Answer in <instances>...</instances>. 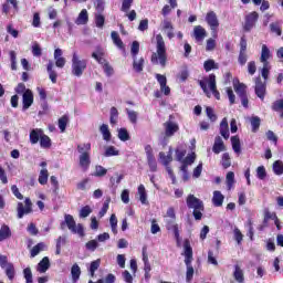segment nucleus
Masks as SVG:
<instances>
[{
	"instance_id": "obj_32",
	"label": "nucleus",
	"mask_w": 283,
	"mask_h": 283,
	"mask_svg": "<svg viewBox=\"0 0 283 283\" xmlns=\"http://www.w3.org/2000/svg\"><path fill=\"white\" fill-rule=\"evenodd\" d=\"M111 39L114 45H116L119 50H123V48H125V44L123 43V40H120V35H118V32L113 31L111 33Z\"/></svg>"
},
{
	"instance_id": "obj_9",
	"label": "nucleus",
	"mask_w": 283,
	"mask_h": 283,
	"mask_svg": "<svg viewBox=\"0 0 283 283\" xmlns=\"http://www.w3.org/2000/svg\"><path fill=\"white\" fill-rule=\"evenodd\" d=\"M258 19H260V14H258V12H255V11L250 12L245 17V23L243 27L245 32H251V30H253V28H255V23H258Z\"/></svg>"
},
{
	"instance_id": "obj_26",
	"label": "nucleus",
	"mask_w": 283,
	"mask_h": 283,
	"mask_svg": "<svg viewBox=\"0 0 283 283\" xmlns=\"http://www.w3.org/2000/svg\"><path fill=\"white\" fill-rule=\"evenodd\" d=\"M9 238H12V231L10 230V227L3 224L0 228V242H3V240H9Z\"/></svg>"
},
{
	"instance_id": "obj_42",
	"label": "nucleus",
	"mask_w": 283,
	"mask_h": 283,
	"mask_svg": "<svg viewBox=\"0 0 283 283\" xmlns=\"http://www.w3.org/2000/svg\"><path fill=\"white\" fill-rule=\"evenodd\" d=\"M109 224H111V229L112 232L116 235V233H118V219L116 218V214H112L109 218Z\"/></svg>"
},
{
	"instance_id": "obj_5",
	"label": "nucleus",
	"mask_w": 283,
	"mask_h": 283,
	"mask_svg": "<svg viewBox=\"0 0 283 283\" xmlns=\"http://www.w3.org/2000/svg\"><path fill=\"white\" fill-rule=\"evenodd\" d=\"M184 255L185 264L187 266L186 281L189 283L193 280V266L191 265V262H193V250L191 249V244L188 240L184 243Z\"/></svg>"
},
{
	"instance_id": "obj_14",
	"label": "nucleus",
	"mask_w": 283,
	"mask_h": 283,
	"mask_svg": "<svg viewBox=\"0 0 283 283\" xmlns=\"http://www.w3.org/2000/svg\"><path fill=\"white\" fill-rule=\"evenodd\" d=\"M255 94L261 101H264V96L266 94V85L262 83V78H255Z\"/></svg>"
},
{
	"instance_id": "obj_43",
	"label": "nucleus",
	"mask_w": 283,
	"mask_h": 283,
	"mask_svg": "<svg viewBox=\"0 0 283 283\" xmlns=\"http://www.w3.org/2000/svg\"><path fill=\"white\" fill-rule=\"evenodd\" d=\"M143 65H145V59L140 57L137 60L136 57L134 59L133 67L135 72H143Z\"/></svg>"
},
{
	"instance_id": "obj_45",
	"label": "nucleus",
	"mask_w": 283,
	"mask_h": 283,
	"mask_svg": "<svg viewBox=\"0 0 283 283\" xmlns=\"http://www.w3.org/2000/svg\"><path fill=\"white\" fill-rule=\"evenodd\" d=\"M273 171L276 176H282V174H283V163L281 160L274 161Z\"/></svg>"
},
{
	"instance_id": "obj_54",
	"label": "nucleus",
	"mask_w": 283,
	"mask_h": 283,
	"mask_svg": "<svg viewBox=\"0 0 283 283\" xmlns=\"http://www.w3.org/2000/svg\"><path fill=\"white\" fill-rule=\"evenodd\" d=\"M104 156L109 158V156H118V150L114 146H109L106 148Z\"/></svg>"
},
{
	"instance_id": "obj_63",
	"label": "nucleus",
	"mask_w": 283,
	"mask_h": 283,
	"mask_svg": "<svg viewBox=\"0 0 283 283\" xmlns=\"http://www.w3.org/2000/svg\"><path fill=\"white\" fill-rule=\"evenodd\" d=\"M120 198H122V201L124 202V205H129V190H127V189L123 190Z\"/></svg>"
},
{
	"instance_id": "obj_8",
	"label": "nucleus",
	"mask_w": 283,
	"mask_h": 283,
	"mask_svg": "<svg viewBox=\"0 0 283 283\" xmlns=\"http://www.w3.org/2000/svg\"><path fill=\"white\" fill-rule=\"evenodd\" d=\"M18 218L21 220L23 216H28L29 213H32V200L30 198H25L24 205L23 202H19L17 207Z\"/></svg>"
},
{
	"instance_id": "obj_30",
	"label": "nucleus",
	"mask_w": 283,
	"mask_h": 283,
	"mask_svg": "<svg viewBox=\"0 0 283 283\" xmlns=\"http://www.w3.org/2000/svg\"><path fill=\"white\" fill-rule=\"evenodd\" d=\"M234 92L238 94L239 98L247 96V85L242 83H234L233 84Z\"/></svg>"
},
{
	"instance_id": "obj_16",
	"label": "nucleus",
	"mask_w": 283,
	"mask_h": 283,
	"mask_svg": "<svg viewBox=\"0 0 283 283\" xmlns=\"http://www.w3.org/2000/svg\"><path fill=\"white\" fill-rule=\"evenodd\" d=\"M165 222L168 231H174L176 240H180V231L178 230V223H176V219H165Z\"/></svg>"
},
{
	"instance_id": "obj_17",
	"label": "nucleus",
	"mask_w": 283,
	"mask_h": 283,
	"mask_svg": "<svg viewBox=\"0 0 283 283\" xmlns=\"http://www.w3.org/2000/svg\"><path fill=\"white\" fill-rule=\"evenodd\" d=\"M54 61H55L56 67H61V69L65 67L66 60L65 57H63V50L61 49L54 50Z\"/></svg>"
},
{
	"instance_id": "obj_62",
	"label": "nucleus",
	"mask_w": 283,
	"mask_h": 283,
	"mask_svg": "<svg viewBox=\"0 0 283 283\" xmlns=\"http://www.w3.org/2000/svg\"><path fill=\"white\" fill-rule=\"evenodd\" d=\"M272 109L274 112H282V109H283V101L279 99V101L274 102L273 105H272Z\"/></svg>"
},
{
	"instance_id": "obj_1",
	"label": "nucleus",
	"mask_w": 283,
	"mask_h": 283,
	"mask_svg": "<svg viewBox=\"0 0 283 283\" xmlns=\"http://www.w3.org/2000/svg\"><path fill=\"white\" fill-rule=\"evenodd\" d=\"M151 63L161 67L167 65V46L161 34L156 35V52L151 55Z\"/></svg>"
},
{
	"instance_id": "obj_52",
	"label": "nucleus",
	"mask_w": 283,
	"mask_h": 283,
	"mask_svg": "<svg viewBox=\"0 0 283 283\" xmlns=\"http://www.w3.org/2000/svg\"><path fill=\"white\" fill-rule=\"evenodd\" d=\"M106 175H107V170L105 169V167L103 166L95 167L94 176H96L97 178H103V176H106Z\"/></svg>"
},
{
	"instance_id": "obj_59",
	"label": "nucleus",
	"mask_w": 283,
	"mask_h": 283,
	"mask_svg": "<svg viewBox=\"0 0 283 283\" xmlns=\"http://www.w3.org/2000/svg\"><path fill=\"white\" fill-rule=\"evenodd\" d=\"M86 249L88 251H96L98 249V242L96 240H91L86 243Z\"/></svg>"
},
{
	"instance_id": "obj_47",
	"label": "nucleus",
	"mask_w": 283,
	"mask_h": 283,
	"mask_svg": "<svg viewBox=\"0 0 283 283\" xmlns=\"http://www.w3.org/2000/svg\"><path fill=\"white\" fill-rule=\"evenodd\" d=\"M126 113L128 115V119L133 125H136L138 123V113L136 111L126 109Z\"/></svg>"
},
{
	"instance_id": "obj_58",
	"label": "nucleus",
	"mask_w": 283,
	"mask_h": 283,
	"mask_svg": "<svg viewBox=\"0 0 283 283\" xmlns=\"http://www.w3.org/2000/svg\"><path fill=\"white\" fill-rule=\"evenodd\" d=\"M32 54L33 56H41V54H43L41 45H39L36 42L32 45Z\"/></svg>"
},
{
	"instance_id": "obj_44",
	"label": "nucleus",
	"mask_w": 283,
	"mask_h": 283,
	"mask_svg": "<svg viewBox=\"0 0 283 283\" xmlns=\"http://www.w3.org/2000/svg\"><path fill=\"white\" fill-rule=\"evenodd\" d=\"M117 132L119 140H122L123 143H127V140H129V133L126 128H119Z\"/></svg>"
},
{
	"instance_id": "obj_10",
	"label": "nucleus",
	"mask_w": 283,
	"mask_h": 283,
	"mask_svg": "<svg viewBox=\"0 0 283 283\" xmlns=\"http://www.w3.org/2000/svg\"><path fill=\"white\" fill-rule=\"evenodd\" d=\"M187 205L189 209H193V211H205V203L198 198H196L193 195L188 196L187 198Z\"/></svg>"
},
{
	"instance_id": "obj_31",
	"label": "nucleus",
	"mask_w": 283,
	"mask_h": 283,
	"mask_svg": "<svg viewBox=\"0 0 283 283\" xmlns=\"http://www.w3.org/2000/svg\"><path fill=\"white\" fill-rule=\"evenodd\" d=\"M269 59H271V50H269L266 44H263L260 61L261 63H269Z\"/></svg>"
},
{
	"instance_id": "obj_19",
	"label": "nucleus",
	"mask_w": 283,
	"mask_h": 283,
	"mask_svg": "<svg viewBox=\"0 0 283 283\" xmlns=\"http://www.w3.org/2000/svg\"><path fill=\"white\" fill-rule=\"evenodd\" d=\"M212 151L213 154H220L221 151H227V146H224V142L222 140V137L220 136L216 137Z\"/></svg>"
},
{
	"instance_id": "obj_53",
	"label": "nucleus",
	"mask_w": 283,
	"mask_h": 283,
	"mask_svg": "<svg viewBox=\"0 0 283 283\" xmlns=\"http://www.w3.org/2000/svg\"><path fill=\"white\" fill-rule=\"evenodd\" d=\"M222 167H224V169L231 167V157L229 156V153H226L222 156Z\"/></svg>"
},
{
	"instance_id": "obj_60",
	"label": "nucleus",
	"mask_w": 283,
	"mask_h": 283,
	"mask_svg": "<svg viewBox=\"0 0 283 283\" xmlns=\"http://www.w3.org/2000/svg\"><path fill=\"white\" fill-rule=\"evenodd\" d=\"M103 70L105 72L106 76H112L114 74V67H112V65H109V62L105 63L103 65Z\"/></svg>"
},
{
	"instance_id": "obj_64",
	"label": "nucleus",
	"mask_w": 283,
	"mask_h": 283,
	"mask_svg": "<svg viewBox=\"0 0 283 283\" xmlns=\"http://www.w3.org/2000/svg\"><path fill=\"white\" fill-rule=\"evenodd\" d=\"M258 71V66H255V62H249L248 63V72L251 76H253V74H255V72Z\"/></svg>"
},
{
	"instance_id": "obj_25",
	"label": "nucleus",
	"mask_w": 283,
	"mask_h": 283,
	"mask_svg": "<svg viewBox=\"0 0 283 283\" xmlns=\"http://www.w3.org/2000/svg\"><path fill=\"white\" fill-rule=\"evenodd\" d=\"M193 36L196 41H202L207 36V31L201 25H197L193 29Z\"/></svg>"
},
{
	"instance_id": "obj_41",
	"label": "nucleus",
	"mask_w": 283,
	"mask_h": 283,
	"mask_svg": "<svg viewBox=\"0 0 283 283\" xmlns=\"http://www.w3.org/2000/svg\"><path fill=\"white\" fill-rule=\"evenodd\" d=\"M41 251H45V243H38L33 249H31V258H36Z\"/></svg>"
},
{
	"instance_id": "obj_34",
	"label": "nucleus",
	"mask_w": 283,
	"mask_h": 283,
	"mask_svg": "<svg viewBox=\"0 0 283 283\" xmlns=\"http://www.w3.org/2000/svg\"><path fill=\"white\" fill-rule=\"evenodd\" d=\"M54 69V63L52 61L49 62L48 66H46V72L49 74V78L52 83H56V77L57 74L55 73Z\"/></svg>"
},
{
	"instance_id": "obj_24",
	"label": "nucleus",
	"mask_w": 283,
	"mask_h": 283,
	"mask_svg": "<svg viewBox=\"0 0 283 283\" xmlns=\"http://www.w3.org/2000/svg\"><path fill=\"white\" fill-rule=\"evenodd\" d=\"M220 134L226 140H229V122L227 120V117L220 123Z\"/></svg>"
},
{
	"instance_id": "obj_4",
	"label": "nucleus",
	"mask_w": 283,
	"mask_h": 283,
	"mask_svg": "<svg viewBox=\"0 0 283 283\" xmlns=\"http://www.w3.org/2000/svg\"><path fill=\"white\" fill-rule=\"evenodd\" d=\"M65 227H67L71 233H75L80 238H85V228H83V224L81 223L76 224V221L72 214H64V221L60 223V229L65 231Z\"/></svg>"
},
{
	"instance_id": "obj_13",
	"label": "nucleus",
	"mask_w": 283,
	"mask_h": 283,
	"mask_svg": "<svg viewBox=\"0 0 283 283\" xmlns=\"http://www.w3.org/2000/svg\"><path fill=\"white\" fill-rule=\"evenodd\" d=\"M22 103H23V107L22 109H30V107H32V103H34V94H32V92L30 91V88H28L23 95H22Z\"/></svg>"
},
{
	"instance_id": "obj_6",
	"label": "nucleus",
	"mask_w": 283,
	"mask_h": 283,
	"mask_svg": "<svg viewBox=\"0 0 283 283\" xmlns=\"http://www.w3.org/2000/svg\"><path fill=\"white\" fill-rule=\"evenodd\" d=\"M85 70H87V61L81 60L78 53L74 52L72 57V75L81 77Z\"/></svg>"
},
{
	"instance_id": "obj_18",
	"label": "nucleus",
	"mask_w": 283,
	"mask_h": 283,
	"mask_svg": "<svg viewBox=\"0 0 283 283\" xmlns=\"http://www.w3.org/2000/svg\"><path fill=\"white\" fill-rule=\"evenodd\" d=\"M165 127V134L167 136V138H170V136H174L176 134V132H178L179 127L178 124L174 123V122H166L164 124Z\"/></svg>"
},
{
	"instance_id": "obj_29",
	"label": "nucleus",
	"mask_w": 283,
	"mask_h": 283,
	"mask_svg": "<svg viewBox=\"0 0 283 283\" xmlns=\"http://www.w3.org/2000/svg\"><path fill=\"white\" fill-rule=\"evenodd\" d=\"M104 53H103V49H97L96 52L92 53V57L95 59V61H97V63H99V65H105V63H108L107 60H105V57H103Z\"/></svg>"
},
{
	"instance_id": "obj_22",
	"label": "nucleus",
	"mask_w": 283,
	"mask_h": 283,
	"mask_svg": "<svg viewBox=\"0 0 283 283\" xmlns=\"http://www.w3.org/2000/svg\"><path fill=\"white\" fill-rule=\"evenodd\" d=\"M223 202H224V195H222V192L218 190L213 191L212 205L214 207H222Z\"/></svg>"
},
{
	"instance_id": "obj_40",
	"label": "nucleus",
	"mask_w": 283,
	"mask_h": 283,
	"mask_svg": "<svg viewBox=\"0 0 283 283\" xmlns=\"http://www.w3.org/2000/svg\"><path fill=\"white\" fill-rule=\"evenodd\" d=\"M99 266H101V259H97L91 262V265L88 268V273L91 274V277H94V274L96 273V271H98Z\"/></svg>"
},
{
	"instance_id": "obj_38",
	"label": "nucleus",
	"mask_w": 283,
	"mask_h": 283,
	"mask_svg": "<svg viewBox=\"0 0 283 283\" xmlns=\"http://www.w3.org/2000/svg\"><path fill=\"white\" fill-rule=\"evenodd\" d=\"M220 66L218 65V63H216V61L213 60H207L203 63V70L206 72H211V70H218Z\"/></svg>"
},
{
	"instance_id": "obj_7",
	"label": "nucleus",
	"mask_w": 283,
	"mask_h": 283,
	"mask_svg": "<svg viewBox=\"0 0 283 283\" xmlns=\"http://www.w3.org/2000/svg\"><path fill=\"white\" fill-rule=\"evenodd\" d=\"M159 160L163 163L166 167V171L169 175V178L172 180V185H176V176L174 175V170H171V167H169V163L174 160L171 157V150H169L168 155H165V153H159Z\"/></svg>"
},
{
	"instance_id": "obj_21",
	"label": "nucleus",
	"mask_w": 283,
	"mask_h": 283,
	"mask_svg": "<svg viewBox=\"0 0 283 283\" xmlns=\"http://www.w3.org/2000/svg\"><path fill=\"white\" fill-rule=\"evenodd\" d=\"M43 135V129L41 128H35L31 130L30 133V143L31 145H36L39 140H41V136Z\"/></svg>"
},
{
	"instance_id": "obj_11",
	"label": "nucleus",
	"mask_w": 283,
	"mask_h": 283,
	"mask_svg": "<svg viewBox=\"0 0 283 283\" xmlns=\"http://www.w3.org/2000/svg\"><path fill=\"white\" fill-rule=\"evenodd\" d=\"M157 83L160 85V92L165 94V96H169L171 94V88L167 85V76L163 74H156Z\"/></svg>"
},
{
	"instance_id": "obj_23",
	"label": "nucleus",
	"mask_w": 283,
	"mask_h": 283,
	"mask_svg": "<svg viewBox=\"0 0 283 283\" xmlns=\"http://www.w3.org/2000/svg\"><path fill=\"white\" fill-rule=\"evenodd\" d=\"M90 21V15L87 14V9H83L77 19L75 20L76 25H85Z\"/></svg>"
},
{
	"instance_id": "obj_15",
	"label": "nucleus",
	"mask_w": 283,
	"mask_h": 283,
	"mask_svg": "<svg viewBox=\"0 0 283 283\" xmlns=\"http://www.w3.org/2000/svg\"><path fill=\"white\" fill-rule=\"evenodd\" d=\"M161 30L163 32H165L168 39H174V24L171 23L170 20L165 19L164 21H161Z\"/></svg>"
},
{
	"instance_id": "obj_46",
	"label": "nucleus",
	"mask_w": 283,
	"mask_h": 283,
	"mask_svg": "<svg viewBox=\"0 0 283 283\" xmlns=\"http://www.w3.org/2000/svg\"><path fill=\"white\" fill-rule=\"evenodd\" d=\"M67 123H70V118L65 115L59 119V128L62 134L65 132V128L67 127Z\"/></svg>"
},
{
	"instance_id": "obj_12",
	"label": "nucleus",
	"mask_w": 283,
	"mask_h": 283,
	"mask_svg": "<svg viewBox=\"0 0 283 283\" xmlns=\"http://www.w3.org/2000/svg\"><path fill=\"white\" fill-rule=\"evenodd\" d=\"M206 21L208 25H210V29L212 31L218 30V28L220 27V22L218 21V15H216V12L213 11H210L207 13Z\"/></svg>"
},
{
	"instance_id": "obj_35",
	"label": "nucleus",
	"mask_w": 283,
	"mask_h": 283,
	"mask_svg": "<svg viewBox=\"0 0 283 283\" xmlns=\"http://www.w3.org/2000/svg\"><path fill=\"white\" fill-rule=\"evenodd\" d=\"M99 132L103 136V138L108 143V140H112V133L109 132V126L107 124H103L99 127Z\"/></svg>"
},
{
	"instance_id": "obj_3",
	"label": "nucleus",
	"mask_w": 283,
	"mask_h": 283,
	"mask_svg": "<svg viewBox=\"0 0 283 283\" xmlns=\"http://www.w3.org/2000/svg\"><path fill=\"white\" fill-rule=\"evenodd\" d=\"M91 149L92 144L90 143L77 145V151L80 154L78 167L82 169V171H87V169H90V165H92V157L90 155Z\"/></svg>"
},
{
	"instance_id": "obj_2",
	"label": "nucleus",
	"mask_w": 283,
	"mask_h": 283,
	"mask_svg": "<svg viewBox=\"0 0 283 283\" xmlns=\"http://www.w3.org/2000/svg\"><path fill=\"white\" fill-rule=\"evenodd\" d=\"M199 85L208 98H211V94H213L217 101H220V92H218L214 74L203 77L201 81H199Z\"/></svg>"
},
{
	"instance_id": "obj_27",
	"label": "nucleus",
	"mask_w": 283,
	"mask_h": 283,
	"mask_svg": "<svg viewBox=\"0 0 283 283\" xmlns=\"http://www.w3.org/2000/svg\"><path fill=\"white\" fill-rule=\"evenodd\" d=\"M137 193L139 196V201L142 202V205H149V201H147V190L145 189L144 185L138 186Z\"/></svg>"
},
{
	"instance_id": "obj_61",
	"label": "nucleus",
	"mask_w": 283,
	"mask_h": 283,
	"mask_svg": "<svg viewBox=\"0 0 283 283\" xmlns=\"http://www.w3.org/2000/svg\"><path fill=\"white\" fill-rule=\"evenodd\" d=\"M24 273V279L27 280V283H32V270H30V268H27L23 270Z\"/></svg>"
},
{
	"instance_id": "obj_57",
	"label": "nucleus",
	"mask_w": 283,
	"mask_h": 283,
	"mask_svg": "<svg viewBox=\"0 0 283 283\" xmlns=\"http://www.w3.org/2000/svg\"><path fill=\"white\" fill-rule=\"evenodd\" d=\"M164 218H165V220H167V219L176 220V210L174 209V207H170L167 209L166 216Z\"/></svg>"
},
{
	"instance_id": "obj_50",
	"label": "nucleus",
	"mask_w": 283,
	"mask_h": 283,
	"mask_svg": "<svg viewBox=\"0 0 283 283\" xmlns=\"http://www.w3.org/2000/svg\"><path fill=\"white\" fill-rule=\"evenodd\" d=\"M250 123H251L253 133H255V132H258V129H260V117H258V116L251 117Z\"/></svg>"
},
{
	"instance_id": "obj_56",
	"label": "nucleus",
	"mask_w": 283,
	"mask_h": 283,
	"mask_svg": "<svg viewBox=\"0 0 283 283\" xmlns=\"http://www.w3.org/2000/svg\"><path fill=\"white\" fill-rule=\"evenodd\" d=\"M4 269L9 280H14V266L12 264H9Z\"/></svg>"
},
{
	"instance_id": "obj_49",
	"label": "nucleus",
	"mask_w": 283,
	"mask_h": 283,
	"mask_svg": "<svg viewBox=\"0 0 283 283\" xmlns=\"http://www.w3.org/2000/svg\"><path fill=\"white\" fill-rule=\"evenodd\" d=\"M206 114L209 120H211V123H216L218 120V116L216 115V112H213V109L210 106L206 107Z\"/></svg>"
},
{
	"instance_id": "obj_39",
	"label": "nucleus",
	"mask_w": 283,
	"mask_h": 283,
	"mask_svg": "<svg viewBox=\"0 0 283 283\" xmlns=\"http://www.w3.org/2000/svg\"><path fill=\"white\" fill-rule=\"evenodd\" d=\"M231 144H232V149L235 154H240L242 151V148L240 146V137L232 136L231 137Z\"/></svg>"
},
{
	"instance_id": "obj_48",
	"label": "nucleus",
	"mask_w": 283,
	"mask_h": 283,
	"mask_svg": "<svg viewBox=\"0 0 283 283\" xmlns=\"http://www.w3.org/2000/svg\"><path fill=\"white\" fill-rule=\"evenodd\" d=\"M138 52H140V44L138 43V41H134L130 48V54L133 59H136V56H138Z\"/></svg>"
},
{
	"instance_id": "obj_20",
	"label": "nucleus",
	"mask_w": 283,
	"mask_h": 283,
	"mask_svg": "<svg viewBox=\"0 0 283 283\" xmlns=\"http://www.w3.org/2000/svg\"><path fill=\"white\" fill-rule=\"evenodd\" d=\"M50 269V258L44 256L36 266L38 273H46Z\"/></svg>"
},
{
	"instance_id": "obj_36",
	"label": "nucleus",
	"mask_w": 283,
	"mask_h": 283,
	"mask_svg": "<svg viewBox=\"0 0 283 283\" xmlns=\"http://www.w3.org/2000/svg\"><path fill=\"white\" fill-rule=\"evenodd\" d=\"M71 275L73 282H78V279L81 277V266H78V264H73L71 268Z\"/></svg>"
},
{
	"instance_id": "obj_37",
	"label": "nucleus",
	"mask_w": 283,
	"mask_h": 283,
	"mask_svg": "<svg viewBox=\"0 0 283 283\" xmlns=\"http://www.w3.org/2000/svg\"><path fill=\"white\" fill-rule=\"evenodd\" d=\"M48 178H50V174L48 172V168H42L39 175L40 185H48Z\"/></svg>"
},
{
	"instance_id": "obj_28",
	"label": "nucleus",
	"mask_w": 283,
	"mask_h": 283,
	"mask_svg": "<svg viewBox=\"0 0 283 283\" xmlns=\"http://www.w3.org/2000/svg\"><path fill=\"white\" fill-rule=\"evenodd\" d=\"M233 277L235 282L244 283V271H242V268H240V265H234Z\"/></svg>"
},
{
	"instance_id": "obj_51",
	"label": "nucleus",
	"mask_w": 283,
	"mask_h": 283,
	"mask_svg": "<svg viewBox=\"0 0 283 283\" xmlns=\"http://www.w3.org/2000/svg\"><path fill=\"white\" fill-rule=\"evenodd\" d=\"M228 189H231L233 187V182H235V174L233 171H229L226 176Z\"/></svg>"
},
{
	"instance_id": "obj_33",
	"label": "nucleus",
	"mask_w": 283,
	"mask_h": 283,
	"mask_svg": "<svg viewBox=\"0 0 283 283\" xmlns=\"http://www.w3.org/2000/svg\"><path fill=\"white\" fill-rule=\"evenodd\" d=\"M40 146L42 147V149H50V147H52V139H50L48 135L42 133L40 137Z\"/></svg>"
},
{
	"instance_id": "obj_55",
	"label": "nucleus",
	"mask_w": 283,
	"mask_h": 283,
	"mask_svg": "<svg viewBox=\"0 0 283 283\" xmlns=\"http://www.w3.org/2000/svg\"><path fill=\"white\" fill-rule=\"evenodd\" d=\"M92 213V208L90 206H85L80 210V218H87Z\"/></svg>"
}]
</instances>
